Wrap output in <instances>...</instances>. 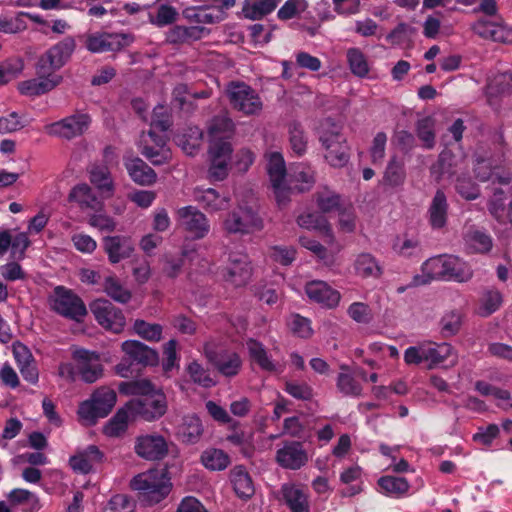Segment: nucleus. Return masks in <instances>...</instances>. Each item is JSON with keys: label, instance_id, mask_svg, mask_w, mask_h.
<instances>
[{"label": "nucleus", "instance_id": "f257e3e1", "mask_svg": "<svg viewBox=\"0 0 512 512\" xmlns=\"http://www.w3.org/2000/svg\"><path fill=\"white\" fill-rule=\"evenodd\" d=\"M404 362L407 365L425 364L428 369L450 368L457 364L458 355L447 342L423 341L404 351Z\"/></svg>", "mask_w": 512, "mask_h": 512}, {"label": "nucleus", "instance_id": "f03ea898", "mask_svg": "<svg viewBox=\"0 0 512 512\" xmlns=\"http://www.w3.org/2000/svg\"><path fill=\"white\" fill-rule=\"evenodd\" d=\"M172 484L165 469H150L136 475L131 488L139 492L140 498L148 505L161 502L168 496Z\"/></svg>", "mask_w": 512, "mask_h": 512}, {"label": "nucleus", "instance_id": "7ed1b4c3", "mask_svg": "<svg viewBox=\"0 0 512 512\" xmlns=\"http://www.w3.org/2000/svg\"><path fill=\"white\" fill-rule=\"evenodd\" d=\"M422 270L430 279L467 282L473 276L471 267L454 255L432 257L423 263Z\"/></svg>", "mask_w": 512, "mask_h": 512}, {"label": "nucleus", "instance_id": "20e7f679", "mask_svg": "<svg viewBox=\"0 0 512 512\" xmlns=\"http://www.w3.org/2000/svg\"><path fill=\"white\" fill-rule=\"evenodd\" d=\"M121 348L126 356L115 366V372L120 377H129L133 372L131 368L133 364L143 366H155L158 364L159 357L157 351L140 341L126 340L122 343Z\"/></svg>", "mask_w": 512, "mask_h": 512}, {"label": "nucleus", "instance_id": "39448f33", "mask_svg": "<svg viewBox=\"0 0 512 512\" xmlns=\"http://www.w3.org/2000/svg\"><path fill=\"white\" fill-rule=\"evenodd\" d=\"M263 220L250 206L238 205L223 219L222 228L227 234H250L263 229Z\"/></svg>", "mask_w": 512, "mask_h": 512}, {"label": "nucleus", "instance_id": "423d86ee", "mask_svg": "<svg viewBox=\"0 0 512 512\" xmlns=\"http://www.w3.org/2000/svg\"><path fill=\"white\" fill-rule=\"evenodd\" d=\"M48 302L55 313L76 322L81 321L87 314L83 300L74 291L64 286H56Z\"/></svg>", "mask_w": 512, "mask_h": 512}, {"label": "nucleus", "instance_id": "0eeeda50", "mask_svg": "<svg viewBox=\"0 0 512 512\" xmlns=\"http://www.w3.org/2000/svg\"><path fill=\"white\" fill-rule=\"evenodd\" d=\"M132 418L152 422L161 418L167 411L166 396L161 390H154L144 398H133L127 403Z\"/></svg>", "mask_w": 512, "mask_h": 512}, {"label": "nucleus", "instance_id": "6e6552de", "mask_svg": "<svg viewBox=\"0 0 512 512\" xmlns=\"http://www.w3.org/2000/svg\"><path fill=\"white\" fill-rule=\"evenodd\" d=\"M232 8V0H223L219 6L212 4L188 6L182 10V15L186 21L196 26L215 25L226 20L228 11Z\"/></svg>", "mask_w": 512, "mask_h": 512}, {"label": "nucleus", "instance_id": "1a4fd4ad", "mask_svg": "<svg viewBox=\"0 0 512 512\" xmlns=\"http://www.w3.org/2000/svg\"><path fill=\"white\" fill-rule=\"evenodd\" d=\"M76 48L74 38L65 37L53 45L38 61L36 66L37 75L53 74L54 71L65 65Z\"/></svg>", "mask_w": 512, "mask_h": 512}, {"label": "nucleus", "instance_id": "9d476101", "mask_svg": "<svg viewBox=\"0 0 512 512\" xmlns=\"http://www.w3.org/2000/svg\"><path fill=\"white\" fill-rule=\"evenodd\" d=\"M226 93L232 107L245 115L256 114L262 109V102L258 94L245 83H230Z\"/></svg>", "mask_w": 512, "mask_h": 512}, {"label": "nucleus", "instance_id": "9b49d317", "mask_svg": "<svg viewBox=\"0 0 512 512\" xmlns=\"http://www.w3.org/2000/svg\"><path fill=\"white\" fill-rule=\"evenodd\" d=\"M72 358L80 378L85 383L92 384L103 376L104 367L98 352L77 347L72 351Z\"/></svg>", "mask_w": 512, "mask_h": 512}, {"label": "nucleus", "instance_id": "f8f14e48", "mask_svg": "<svg viewBox=\"0 0 512 512\" xmlns=\"http://www.w3.org/2000/svg\"><path fill=\"white\" fill-rule=\"evenodd\" d=\"M179 227L193 239L205 238L210 232V223L207 216L197 207L188 205L176 211Z\"/></svg>", "mask_w": 512, "mask_h": 512}, {"label": "nucleus", "instance_id": "ddd939ff", "mask_svg": "<svg viewBox=\"0 0 512 512\" xmlns=\"http://www.w3.org/2000/svg\"><path fill=\"white\" fill-rule=\"evenodd\" d=\"M471 30L482 39L512 44V27L501 17L479 18L471 25Z\"/></svg>", "mask_w": 512, "mask_h": 512}, {"label": "nucleus", "instance_id": "4468645a", "mask_svg": "<svg viewBox=\"0 0 512 512\" xmlns=\"http://www.w3.org/2000/svg\"><path fill=\"white\" fill-rule=\"evenodd\" d=\"M232 152L230 142L209 144L208 178L211 181H223L228 176Z\"/></svg>", "mask_w": 512, "mask_h": 512}, {"label": "nucleus", "instance_id": "2eb2a0df", "mask_svg": "<svg viewBox=\"0 0 512 512\" xmlns=\"http://www.w3.org/2000/svg\"><path fill=\"white\" fill-rule=\"evenodd\" d=\"M138 148L153 165H162L171 159V150L167 146L165 135H158L153 130L141 135Z\"/></svg>", "mask_w": 512, "mask_h": 512}, {"label": "nucleus", "instance_id": "dca6fc26", "mask_svg": "<svg viewBox=\"0 0 512 512\" xmlns=\"http://www.w3.org/2000/svg\"><path fill=\"white\" fill-rule=\"evenodd\" d=\"M252 275L251 262L244 252H231L228 256L227 266L222 270V278L234 287L247 284Z\"/></svg>", "mask_w": 512, "mask_h": 512}, {"label": "nucleus", "instance_id": "f3484780", "mask_svg": "<svg viewBox=\"0 0 512 512\" xmlns=\"http://www.w3.org/2000/svg\"><path fill=\"white\" fill-rule=\"evenodd\" d=\"M96 321L106 330L113 333H120L125 326L126 320L122 311L106 299H96L90 305Z\"/></svg>", "mask_w": 512, "mask_h": 512}, {"label": "nucleus", "instance_id": "a211bd4d", "mask_svg": "<svg viewBox=\"0 0 512 512\" xmlns=\"http://www.w3.org/2000/svg\"><path fill=\"white\" fill-rule=\"evenodd\" d=\"M505 162L504 153L501 152L496 157L489 159H477L474 165L475 176L478 180L484 182L492 180L493 183L508 185L511 182V173L503 170Z\"/></svg>", "mask_w": 512, "mask_h": 512}, {"label": "nucleus", "instance_id": "6ab92c4d", "mask_svg": "<svg viewBox=\"0 0 512 512\" xmlns=\"http://www.w3.org/2000/svg\"><path fill=\"white\" fill-rule=\"evenodd\" d=\"M134 451L142 459L159 461L168 454V443L158 433L143 434L136 437Z\"/></svg>", "mask_w": 512, "mask_h": 512}, {"label": "nucleus", "instance_id": "aec40b11", "mask_svg": "<svg viewBox=\"0 0 512 512\" xmlns=\"http://www.w3.org/2000/svg\"><path fill=\"white\" fill-rule=\"evenodd\" d=\"M267 172L278 205L280 207L286 205V182L288 174L282 154L273 152L269 155Z\"/></svg>", "mask_w": 512, "mask_h": 512}, {"label": "nucleus", "instance_id": "412c9836", "mask_svg": "<svg viewBox=\"0 0 512 512\" xmlns=\"http://www.w3.org/2000/svg\"><path fill=\"white\" fill-rule=\"evenodd\" d=\"M131 42L124 33L94 32L87 35L86 48L92 53L117 52Z\"/></svg>", "mask_w": 512, "mask_h": 512}, {"label": "nucleus", "instance_id": "4be33fe9", "mask_svg": "<svg viewBox=\"0 0 512 512\" xmlns=\"http://www.w3.org/2000/svg\"><path fill=\"white\" fill-rule=\"evenodd\" d=\"M91 118L86 113H77L47 127L49 134L65 139H72L82 135L89 127Z\"/></svg>", "mask_w": 512, "mask_h": 512}, {"label": "nucleus", "instance_id": "5701e85b", "mask_svg": "<svg viewBox=\"0 0 512 512\" xmlns=\"http://www.w3.org/2000/svg\"><path fill=\"white\" fill-rule=\"evenodd\" d=\"M205 355L215 369L225 377H235L242 368V359L234 351L205 348Z\"/></svg>", "mask_w": 512, "mask_h": 512}, {"label": "nucleus", "instance_id": "b1692460", "mask_svg": "<svg viewBox=\"0 0 512 512\" xmlns=\"http://www.w3.org/2000/svg\"><path fill=\"white\" fill-rule=\"evenodd\" d=\"M315 184V171L304 163L293 165L288 173L286 182V197L289 201L291 191L305 192L309 191Z\"/></svg>", "mask_w": 512, "mask_h": 512}, {"label": "nucleus", "instance_id": "393cba45", "mask_svg": "<svg viewBox=\"0 0 512 512\" xmlns=\"http://www.w3.org/2000/svg\"><path fill=\"white\" fill-rule=\"evenodd\" d=\"M305 292L311 301L328 309L337 307L341 299L339 291L322 280L308 282L305 285Z\"/></svg>", "mask_w": 512, "mask_h": 512}, {"label": "nucleus", "instance_id": "a878e982", "mask_svg": "<svg viewBox=\"0 0 512 512\" xmlns=\"http://www.w3.org/2000/svg\"><path fill=\"white\" fill-rule=\"evenodd\" d=\"M276 461L285 469L298 470L307 463L308 456L300 442L290 441L277 450Z\"/></svg>", "mask_w": 512, "mask_h": 512}, {"label": "nucleus", "instance_id": "bb28decb", "mask_svg": "<svg viewBox=\"0 0 512 512\" xmlns=\"http://www.w3.org/2000/svg\"><path fill=\"white\" fill-rule=\"evenodd\" d=\"M68 200L76 203L83 211L101 212L104 210L103 199L98 197L86 183L75 185L70 190Z\"/></svg>", "mask_w": 512, "mask_h": 512}, {"label": "nucleus", "instance_id": "cd10ccee", "mask_svg": "<svg viewBox=\"0 0 512 512\" xmlns=\"http://www.w3.org/2000/svg\"><path fill=\"white\" fill-rule=\"evenodd\" d=\"M193 197L210 214L226 210L231 201L228 194L222 195L214 188H195Z\"/></svg>", "mask_w": 512, "mask_h": 512}, {"label": "nucleus", "instance_id": "c85d7f7f", "mask_svg": "<svg viewBox=\"0 0 512 512\" xmlns=\"http://www.w3.org/2000/svg\"><path fill=\"white\" fill-rule=\"evenodd\" d=\"M103 453L96 445H89L69 458V465L76 473L88 474L94 465L103 460Z\"/></svg>", "mask_w": 512, "mask_h": 512}, {"label": "nucleus", "instance_id": "c756f323", "mask_svg": "<svg viewBox=\"0 0 512 512\" xmlns=\"http://www.w3.org/2000/svg\"><path fill=\"white\" fill-rule=\"evenodd\" d=\"M38 78L22 81L18 90L25 96H39L51 91L61 81V77L54 74L38 75Z\"/></svg>", "mask_w": 512, "mask_h": 512}, {"label": "nucleus", "instance_id": "7c9ffc66", "mask_svg": "<svg viewBox=\"0 0 512 512\" xmlns=\"http://www.w3.org/2000/svg\"><path fill=\"white\" fill-rule=\"evenodd\" d=\"M281 495L291 512H310L309 495L300 485L294 483L283 484Z\"/></svg>", "mask_w": 512, "mask_h": 512}, {"label": "nucleus", "instance_id": "2f4dec72", "mask_svg": "<svg viewBox=\"0 0 512 512\" xmlns=\"http://www.w3.org/2000/svg\"><path fill=\"white\" fill-rule=\"evenodd\" d=\"M449 204L445 193L438 189L427 210L428 222L432 229L439 230L446 226Z\"/></svg>", "mask_w": 512, "mask_h": 512}, {"label": "nucleus", "instance_id": "473e14b6", "mask_svg": "<svg viewBox=\"0 0 512 512\" xmlns=\"http://www.w3.org/2000/svg\"><path fill=\"white\" fill-rule=\"evenodd\" d=\"M103 246L113 264L129 258L134 251L131 239L125 236H108L104 238Z\"/></svg>", "mask_w": 512, "mask_h": 512}, {"label": "nucleus", "instance_id": "72a5a7b5", "mask_svg": "<svg viewBox=\"0 0 512 512\" xmlns=\"http://www.w3.org/2000/svg\"><path fill=\"white\" fill-rule=\"evenodd\" d=\"M341 130V126L332 118H326L320 122L316 133L324 150L346 143Z\"/></svg>", "mask_w": 512, "mask_h": 512}, {"label": "nucleus", "instance_id": "f704fd0d", "mask_svg": "<svg viewBox=\"0 0 512 512\" xmlns=\"http://www.w3.org/2000/svg\"><path fill=\"white\" fill-rule=\"evenodd\" d=\"M246 348L250 360L262 371L269 373H275L278 371L277 363L273 360L263 343L256 339L249 338L246 341Z\"/></svg>", "mask_w": 512, "mask_h": 512}, {"label": "nucleus", "instance_id": "c9c22d12", "mask_svg": "<svg viewBox=\"0 0 512 512\" xmlns=\"http://www.w3.org/2000/svg\"><path fill=\"white\" fill-rule=\"evenodd\" d=\"M409 481L400 476L384 475L377 480V491L390 498L400 499L408 495Z\"/></svg>", "mask_w": 512, "mask_h": 512}, {"label": "nucleus", "instance_id": "e433bc0d", "mask_svg": "<svg viewBox=\"0 0 512 512\" xmlns=\"http://www.w3.org/2000/svg\"><path fill=\"white\" fill-rule=\"evenodd\" d=\"M203 424L196 414H188L182 418L177 427V437L185 444H196L200 441L203 434Z\"/></svg>", "mask_w": 512, "mask_h": 512}, {"label": "nucleus", "instance_id": "4c0bfd02", "mask_svg": "<svg viewBox=\"0 0 512 512\" xmlns=\"http://www.w3.org/2000/svg\"><path fill=\"white\" fill-rule=\"evenodd\" d=\"M203 132L198 126H189L174 136L175 143L189 156L195 155L202 143Z\"/></svg>", "mask_w": 512, "mask_h": 512}, {"label": "nucleus", "instance_id": "58836bf2", "mask_svg": "<svg viewBox=\"0 0 512 512\" xmlns=\"http://www.w3.org/2000/svg\"><path fill=\"white\" fill-rule=\"evenodd\" d=\"M353 268L355 274L363 279H377L382 275V266L374 255L362 252L355 257Z\"/></svg>", "mask_w": 512, "mask_h": 512}, {"label": "nucleus", "instance_id": "ea45409f", "mask_svg": "<svg viewBox=\"0 0 512 512\" xmlns=\"http://www.w3.org/2000/svg\"><path fill=\"white\" fill-rule=\"evenodd\" d=\"M235 125L226 115L215 116L208 126L209 143L229 142L234 133Z\"/></svg>", "mask_w": 512, "mask_h": 512}, {"label": "nucleus", "instance_id": "a19ab883", "mask_svg": "<svg viewBox=\"0 0 512 512\" xmlns=\"http://www.w3.org/2000/svg\"><path fill=\"white\" fill-rule=\"evenodd\" d=\"M130 420L134 419L132 418L131 411L127 408V404H125L103 426V434L110 438L123 436L128 429Z\"/></svg>", "mask_w": 512, "mask_h": 512}, {"label": "nucleus", "instance_id": "79ce46f5", "mask_svg": "<svg viewBox=\"0 0 512 512\" xmlns=\"http://www.w3.org/2000/svg\"><path fill=\"white\" fill-rule=\"evenodd\" d=\"M281 0H244L242 13L246 19L260 20L271 14Z\"/></svg>", "mask_w": 512, "mask_h": 512}, {"label": "nucleus", "instance_id": "37998d69", "mask_svg": "<svg viewBox=\"0 0 512 512\" xmlns=\"http://www.w3.org/2000/svg\"><path fill=\"white\" fill-rule=\"evenodd\" d=\"M125 166L131 179L140 185H151L156 181L155 171L140 158L128 160Z\"/></svg>", "mask_w": 512, "mask_h": 512}, {"label": "nucleus", "instance_id": "c03bdc74", "mask_svg": "<svg viewBox=\"0 0 512 512\" xmlns=\"http://www.w3.org/2000/svg\"><path fill=\"white\" fill-rule=\"evenodd\" d=\"M230 480L238 497L247 499L254 494L252 479L243 466H236L231 470Z\"/></svg>", "mask_w": 512, "mask_h": 512}, {"label": "nucleus", "instance_id": "a18cd8bd", "mask_svg": "<svg viewBox=\"0 0 512 512\" xmlns=\"http://www.w3.org/2000/svg\"><path fill=\"white\" fill-rule=\"evenodd\" d=\"M341 372L337 376L336 387L346 397H359L362 393V385L355 379L347 365L340 366Z\"/></svg>", "mask_w": 512, "mask_h": 512}, {"label": "nucleus", "instance_id": "49530a36", "mask_svg": "<svg viewBox=\"0 0 512 512\" xmlns=\"http://www.w3.org/2000/svg\"><path fill=\"white\" fill-rule=\"evenodd\" d=\"M406 179V171L402 161L393 156L390 158L384 175L382 185L388 188H398L402 186Z\"/></svg>", "mask_w": 512, "mask_h": 512}, {"label": "nucleus", "instance_id": "de8ad7c7", "mask_svg": "<svg viewBox=\"0 0 512 512\" xmlns=\"http://www.w3.org/2000/svg\"><path fill=\"white\" fill-rule=\"evenodd\" d=\"M90 181L102 194H113L114 184L108 167L94 165L90 170Z\"/></svg>", "mask_w": 512, "mask_h": 512}, {"label": "nucleus", "instance_id": "09e8293b", "mask_svg": "<svg viewBox=\"0 0 512 512\" xmlns=\"http://www.w3.org/2000/svg\"><path fill=\"white\" fill-rule=\"evenodd\" d=\"M455 156L450 151H442L439 154L438 160L431 167V175L436 181H440L444 178L450 179L454 174L455 170Z\"/></svg>", "mask_w": 512, "mask_h": 512}, {"label": "nucleus", "instance_id": "8fccbe9b", "mask_svg": "<svg viewBox=\"0 0 512 512\" xmlns=\"http://www.w3.org/2000/svg\"><path fill=\"white\" fill-rule=\"evenodd\" d=\"M92 399V402H94L98 410L103 413V415L106 417L114 408L116 401H117V394L116 392L106 386H102L100 388H97L90 396Z\"/></svg>", "mask_w": 512, "mask_h": 512}, {"label": "nucleus", "instance_id": "3c124183", "mask_svg": "<svg viewBox=\"0 0 512 512\" xmlns=\"http://www.w3.org/2000/svg\"><path fill=\"white\" fill-rule=\"evenodd\" d=\"M201 462L209 470L221 471L228 467L230 458L223 450L210 448L202 453Z\"/></svg>", "mask_w": 512, "mask_h": 512}, {"label": "nucleus", "instance_id": "603ef678", "mask_svg": "<svg viewBox=\"0 0 512 512\" xmlns=\"http://www.w3.org/2000/svg\"><path fill=\"white\" fill-rule=\"evenodd\" d=\"M300 227L308 230H318L323 234L332 237L331 227L325 216L319 213L302 214L297 218Z\"/></svg>", "mask_w": 512, "mask_h": 512}, {"label": "nucleus", "instance_id": "864d4df0", "mask_svg": "<svg viewBox=\"0 0 512 512\" xmlns=\"http://www.w3.org/2000/svg\"><path fill=\"white\" fill-rule=\"evenodd\" d=\"M118 390L121 394L126 396H141L144 398L154 392L155 387L148 379H137L130 381H123L119 383Z\"/></svg>", "mask_w": 512, "mask_h": 512}, {"label": "nucleus", "instance_id": "5fc2aeb1", "mask_svg": "<svg viewBox=\"0 0 512 512\" xmlns=\"http://www.w3.org/2000/svg\"><path fill=\"white\" fill-rule=\"evenodd\" d=\"M467 248L472 252L486 253L492 248V239L485 232L469 231L465 236Z\"/></svg>", "mask_w": 512, "mask_h": 512}, {"label": "nucleus", "instance_id": "6e6d98bb", "mask_svg": "<svg viewBox=\"0 0 512 512\" xmlns=\"http://www.w3.org/2000/svg\"><path fill=\"white\" fill-rule=\"evenodd\" d=\"M98 409L91 398L82 401L77 411L79 421L85 426L95 425L100 418L105 417Z\"/></svg>", "mask_w": 512, "mask_h": 512}, {"label": "nucleus", "instance_id": "4d7b16f0", "mask_svg": "<svg viewBox=\"0 0 512 512\" xmlns=\"http://www.w3.org/2000/svg\"><path fill=\"white\" fill-rule=\"evenodd\" d=\"M177 16L176 8L168 4H160L155 12L149 14V20L157 27H165L174 23Z\"/></svg>", "mask_w": 512, "mask_h": 512}, {"label": "nucleus", "instance_id": "13d9d810", "mask_svg": "<svg viewBox=\"0 0 512 512\" xmlns=\"http://www.w3.org/2000/svg\"><path fill=\"white\" fill-rule=\"evenodd\" d=\"M289 142L292 151L302 156L307 150V137L300 123L292 122L289 125Z\"/></svg>", "mask_w": 512, "mask_h": 512}, {"label": "nucleus", "instance_id": "bf43d9fd", "mask_svg": "<svg viewBox=\"0 0 512 512\" xmlns=\"http://www.w3.org/2000/svg\"><path fill=\"white\" fill-rule=\"evenodd\" d=\"M133 328L136 334L147 341L158 342L162 338L163 328L160 324L148 323L137 319L134 322Z\"/></svg>", "mask_w": 512, "mask_h": 512}, {"label": "nucleus", "instance_id": "052dcab7", "mask_svg": "<svg viewBox=\"0 0 512 512\" xmlns=\"http://www.w3.org/2000/svg\"><path fill=\"white\" fill-rule=\"evenodd\" d=\"M347 60L351 72L358 77H365L369 73V66L365 55L357 48H351L347 52Z\"/></svg>", "mask_w": 512, "mask_h": 512}, {"label": "nucleus", "instance_id": "680f3d73", "mask_svg": "<svg viewBox=\"0 0 512 512\" xmlns=\"http://www.w3.org/2000/svg\"><path fill=\"white\" fill-rule=\"evenodd\" d=\"M104 291L113 300L125 304L130 301L131 293L124 288L121 283L112 276H109L104 281Z\"/></svg>", "mask_w": 512, "mask_h": 512}, {"label": "nucleus", "instance_id": "e2e57ef3", "mask_svg": "<svg viewBox=\"0 0 512 512\" xmlns=\"http://www.w3.org/2000/svg\"><path fill=\"white\" fill-rule=\"evenodd\" d=\"M324 158L334 168H342L349 161L347 143L325 150Z\"/></svg>", "mask_w": 512, "mask_h": 512}, {"label": "nucleus", "instance_id": "0e129e2a", "mask_svg": "<svg viewBox=\"0 0 512 512\" xmlns=\"http://www.w3.org/2000/svg\"><path fill=\"white\" fill-rule=\"evenodd\" d=\"M417 136L424 147L430 149L435 144L434 121L430 117L423 118L417 123Z\"/></svg>", "mask_w": 512, "mask_h": 512}, {"label": "nucleus", "instance_id": "69168bd1", "mask_svg": "<svg viewBox=\"0 0 512 512\" xmlns=\"http://www.w3.org/2000/svg\"><path fill=\"white\" fill-rule=\"evenodd\" d=\"M316 202L322 212H331L339 208L340 195L329 189H324L317 193Z\"/></svg>", "mask_w": 512, "mask_h": 512}, {"label": "nucleus", "instance_id": "338daca9", "mask_svg": "<svg viewBox=\"0 0 512 512\" xmlns=\"http://www.w3.org/2000/svg\"><path fill=\"white\" fill-rule=\"evenodd\" d=\"M187 372L194 383L204 388H210L215 385V381L210 377L208 371L197 361H193L188 365Z\"/></svg>", "mask_w": 512, "mask_h": 512}, {"label": "nucleus", "instance_id": "774afa93", "mask_svg": "<svg viewBox=\"0 0 512 512\" xmlns=\"http://www.w3.org/2000/svg\"><path fill=\"white\" fill-rule=\"evenodd\" d=\"M134 501L125 494H117L111 497L104 512H133Z\"/></svg>", "mask_w": 512, "mask_h": 512}]
</instances>
